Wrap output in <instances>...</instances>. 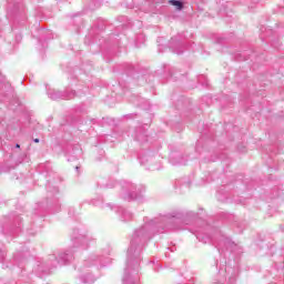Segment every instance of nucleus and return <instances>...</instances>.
Returning a JSON list of instances; mask_svg holds the SVG:
<instances>
[{
	"mask_svg": "<svg viewBox=\"0 0 284 284\" xmlns=\"http://www.w3.org/2000/svg\"><path fill=\"white\" fill-rule=\"evenodd\" d=\"M174 219H183V213H169L151 219L144 217V223L134 230L131 237L130 246L126 252V266L124 268L123 284H138L132 274L139 272L141 265V254L145 250L149 241H152L156 234H165V232H174L179 230L174 225Z\"/></svg>",
	"mask_w": 284,
	"mask_h": 284,
	"instance_id": "nucleus-1",
	"label": "nucleus"
},
{
	"mask_svg": "<svg viewBox=\"0 0 284 284\" xmlns=\"http://www.w3.org/2000/svg\"><path fill=\"white\" fill-rule=\"evenodd\" d=\"M73 258L74 250L59 251L49 255L43 263L39 264L38 272H42V274H50L52 270H57V267L61 265H68V263Z\"/></svg>",
	"mask_w": 284,
	"mask_h": 284,
	"instance_id": "nucleus-2",
	"label": "nucleus"
},
{
	"mask_svg": "<svg viewBox=\"0 0 284 284\" xmlns=\"http://www.w3.org/2000/svg\"><path fill=\"white\" fill-rule=\"evenodd\" d=\"M105 187H122L120 196L124 201H138L139 199H143V192H145L143 184L136 185L130 181H110L105 184Z\"/></svg>",
	"mask_w": 284,
	"mask_h": 284,
	"instance_id": "nucleus-3",
	"label": "nucleus"
},
{
	"mask_svg": "<svg viewBox=\"0 0 284 284\" xmlns=\"http://www.w3.org/2000/svg\"><path fill=\"white\" fill-rule=\"evenodd\" d=\"M71 241L73 243V248L79 247L80 250H88V247H90V243H94L97 237L88 231L74 229L71 235Z\"/></svg>",
	"mask_w": 284,
	"mask_h": 284,
	"instance_id": "nucleus-4",
	"label": "nucleus"
},
{
	"mask_svg": "<svg viewBox=\"0 0 284 284\" xmlns=\"http://www.w3.org/2000/svg\"><path fill=\"white\" fill-rule=\"evenodd\" d=\"M110 247H105L101 252L91 253L89 257L84 261V267H92V265H101V267L105 266L103 261L108 260V256H110Z\"/></svg>",
	"mask_w": 284,
	"mask_h": 284,
	"instance_id": "nucleus-5",
	"label": "nucleus"
},
{
	"mask_svg": "<svg viewBox=\"0 0 284 284\" xmlns=\"http://www.w3.org/2000/svg\"><path fill=\"white\" fill-rule=\"evenodd\" d=\"M47 94H48L49 99H51L52 101H59L61 99L70 101V99H74V97H77V91H74L72 89H67L63 92V91H58L54 89H49L47 91Z\"/></svg>",
	"mask_w": 284,
	"mask_h": 284,
	"instance_id": "nucleus-6",
	"label": "nucleus"
},
{
	"mask_svg": "<svg viewBox=\"0 0 284 284\" xmlns=\"http://www.w3.org/2000/svg\"><path fill=\"white\" fill-rule=\"evenodd\" d=\"M216 248L220 254L223 252H236L240 247L236 243L232 242L230 237L222 235L216 243Z\"/></svg>",
	"mask_w": 284,
	"mask_h": 284,
	"instance_id": "nucleus-7",
	"label": "nucleus"
},
{
	"mask_svg": "<svg viewBox=\"0 0 284 284\" xmlns=\"http://www.w3.org/2000/svg\"><path fill=\"white\" fill-rule=\"evenodd\" d=\"M169 161L171 165H185L187 163V155H183L181 151H172Z\"/></svg>",
	"mask_w": 284,
	"mask_h": 284,
	"instance_id": "nucleus-8",
	"label": "nucleus"
},
{
	"mask_svg": "<svg viewBox=\"0 0 284 284\" xmlns=\"http://www.w3.org/2000/svg\"><path fill=\"white\" fill-rule=\"evenodd\" d=\"M169 48L171 52H173L174 54H183V52L187 50V47L185 45V43H183L178 38L171 39V41L169 42Z\"/></svg>",
	"mask_w": 284,
	"mask_h": 284,
	"instance_id": "nucleus-9",
	"label": "nucleus"
},
{
	"mask_svg": "<svg viewBox=\"0 0 284 284\" xmlns=\"http://www.w3.org/2000/svg\"><path fill=\"white\" fill-rule=\"evenodd\" d=\"M141 165H148L150 163L151 170H160L161 169V163H158L156 165H153L154 163V156H152V152H146L142 155L139 156Z\"/></svg>",
	"mask_w": 284,
	"mask_h": 284,
	"instance_id": "nucleus-10",
	"label": "nucleus"
},
{
	"mask_svg": "<svg viewBox=\"0 0 284 284\" xmlns=\"http://www.w3.org/2000/svg\"><path fill=\"white\" fill-rule=\"evenodd\" d=\"M133 136L138 143H148V133L143 126L135 129Z\"/></svg>",
	"mask_w": 284,
	"mask_h": 284,
	"instance_id": "nucleus-11",
	"label": "nucleus"
},
{
	"mask_svg": "<svg viewBox=\"0 0 284 284\" xmlns=\"http://www.w3.org/2000/svg\"><path fill=\"white\" fill-rule=\"evenodd\" d=\"M118 214H120V221L123 223H128V221H132V213L121 206H118Z\"/></svg>",
	"mask_w": 284,
	"mask_h": 284,
	"instance_id": "nucleus-12",
	"label": "nucleus"
},
{
	"mask_svg": "<svg viewBox=\"0 0 284 284\" xmlns=\"http://www.w3.org/2000/svg\"><path fill=\"white\" fill-rule=\"evenodd\" d=\"M195 150L196 152H199L200 154H203L204 156H207V154L212 152L210 151V149H207V145H201V142L196 144Z\"/></svg>",
	"mask_w": 284,
	"mask_h": 284,
	"instance_id": "nucleus-13",
	"label": "nucleus"
},
{
	"mask_svg": "<svg viewBox=\"0 0 284 284\" xmlns=\"http://www.w3.org/2000/svg\"><path fill=\"white\" fill-rule=\"evenodd\" d=\"M80 280H81L82 283H84V284H92V283H94V281H97V278L94 277V275H92V274H90V273H88V274H85V275H82V276L80 277Z\"/></svg>",
	"mask_w": 284,
	"mask_h": 284,
	"instance_id": "nucleus-14",
	"label": "nucleus"
},
{
	"mask_svg": "<svg viewBox=\"0 0 284 284\" xmlns=\"http://www.w3.org/2000/svg\"><path fill=\"white\" fill-rule=\"evenodd\" d=\"M196 239L201 242V243H212V235H203L201 233H199L196 235Z\"/></svg>",
	"mask_w": 284,
	"mask_h": 284,
	"instance_id": "nucleus-15",
	"label": "nucleus"
},
{
	"mask_svg": "<svg viewBox=\"0 0 284 284\" xmlns=\"http://www.w3.org/2000/svg\"><path fill=\"white\" fill-rule=\"evenodd\" d=\"M47 192H53V194H59V186L54 185V182H49L47 185Z\"/></svg>",
	"mask_w": 284,
	"mask_h": 284,
	"instance_id": "nucleus-16",
	"label": "nucleus"
},
{
	"mask_svg": "<svg viewBox=\"0 0 284 284\" xmlns=\"http://www.w3.org/2000/svg\"><path fill=\"white\" fill-rule=\"evenodd\" d=\"M169 3L170 6H174L176 10H183L184 8L183 1L181 0H170Z\"/></svg>",
	"mask_w": 284,
	"mask_h": 284,
	"instance_id": "nucleus-17",
	"label": "nucleus"
},
{
	"mask_svg": "<svg viewBox=\"0 0 284 284\" xmlns=\"http://www.w3.org/2000/svg\"><path fill=\"white\" fill-rule=\"evenodd\" d=\"M106 207H109V210H114V206H112V204H110V203L101 204L102 210H105Z\"/></svg>",
	"mask_w": 284,
	"mask_h": 284,
	"instance_id": "nucleus-18",
	"label": "nucleus"
},
{
	"mask_svg": "<svg viewBox=\"0 0 284 284\" xmlns=\"http://www.w3.org/2000/svg\"><path fill=\"white\" fill-rule=\"evenodd\" d=\"M69 216H74V207L70 206L68 211Z\"/></svg>",
	"mask_w": 284,
	"mask_h": 284,
	"instance_id": "nucleus-19",
	"label": "nucleus"
},
{
	"mask_svg": "<svg viewBox=\"0 0 284 284\" xmlns=\"http://www.w3.org/2000/svg\"><path fill=\"white\" fill-rule=\"evenodd\" d=\"M182 185H185V187H190L191 182H190V181H183V182H182Z\"/></svg>",
	"mask_w": 284,
	"mask_h": 284,
	"instance_id": "nucleus-20",
	"label": "nucleus"
},
{
	"mask_svg": "<svg viewBox=\"0 0 284 284\" xmlns=\"http://www.w3.org/2000/svg\"><path fill=\"white\" fill-rule=\"evenodd\" d=\"M186 216H196V214H194L193 212H189L186 213Z\"/></svg>",
	"mask_w": 284,
	"mask_h": 284,
	"instance_id": "nucleus-21",
	"label": "nucleus"
},
{
	"mask_svg": "<svg viewBox=\"0 0 284 284\" xmlns=\"http://www.w3.org/2000/svg\"><path fill=\"white\" fill-rule=\"evenodd\" d=\"M207 161H216V158L211 156V158L207 159Z\"/></svg>",
	"mask_w": 284,
	"mask_h": 284,
	"instance_id": "nucleus-22",
	"label": "nucleus"
},
{
	"mask_svg": "<svg viewBox=\"0 0 284 284\" xmlns=\"http://www.w3.org/2000/svg\"><path fill=\"white\" fill-rule=\"evenodd\" d=\"M97 7L99 8V6H101V0H97Z\"/></svg>",
	"mask_w": 284,
	"mask_h": 284,
	"instance_id": "nucleus-23",
	"label": "nucleus"
},
{
	"mask_svg": "<svg viewBox=\"0 0 284 284\" xmlns=\"http://www.w3.org/2000/svg\"><path fill=\"white\" fill-rule=\"evenodd\" d=\"M176 250V246L171 247V252H174Z\"/></svg>",
	"mask_w": 284,
	"mask_h": 284,
	"instance_id": "nucleus-24",
	"label": "nucleus"
},
{
	"mask_svg": "<svg viewBox=\"0 0 284 284\" xmlns=\"http://www.w3.org/2000/svg\"><path fill=\"white\" fill-rule=\"evenodd\" d=\"M33 141H34V143H39V139H34Z\"/></svg>",
	"mask_w": 284,
	"mask_h": 284,
	"instance_id": "nucleus-25",
	"label": "nucleus"
},
{
	"mask_svg": "<svg viewBox=\"0 0 284 284\" xmlns=\"http://www.w3.org/2000/svg\"><path fill=\"white\" fill-rule=\"evenodd\" d=\"M41 33H42V34H45V31L41 30Z\"/></svg>",
	"mask_w": 284,
	"mask_h": 284,
	"instance_id": "nucleus-26",
	"label": "nucleus"
},
{
	"mask_svg": "<svg viewBox=\"0 0 284 284\" xmlns=\"http://www.w3.org/2000/svg\"><path fill=\"white\" fill-rule=\"evenodd\" d=\"M16 148H21V145H19V144H16Z\"/></svg>",
	"mask_w": 284,
	"mask_h": 284,
	"instance_id": "nucleus-27",
	"label": "nucleus"
},
{
	"mask_svg": "<svg viewBox=\"0 0 284 284\" xmlns=\"http://www.w3.org/2000/svg\"><path fill=\"white\" fill-rule=\"evenodd\" d=\"M14 260H16V261H19V257L14 256Z\"/></svg>",
	"mask_w": 284,
	"mask_h": 284,
	"instance_id": "nucleus-28",
	"label": "nucleus"
},
{
	"mask_svg": "<svg viewBox=\"0 0 284 284\" xmlns=\"http://www.w3.org/2000/svg\"><path fill=\"white\" fill-rule=\"evenodd\" d=\"M75 170H79V166H77Z\"/></svg>",
	"mask_w": 284,
	"mask_h": 284,
	"instance_id": "nucleus-29",
	"label": "nucleus"
},
{
	"mask_svg": "<svg viewBox=\"0 0 284 284\" xmlns=\"http://www.w3.org/2000/svg\"><path fill=\"white\" fill-rule=\"evenodd\" d=\"M232 282H234V278H232Z\"/></svg>",
	"mask_w": 284,
	"mask_h": 284,
	"instance_id": "nucleus-30",
	"label": "nucleus"
}]
</instances>
